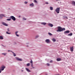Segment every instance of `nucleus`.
Segmentation results:
<instances>
[{"label": "nucleus", "instance_id": "obj_29", "mask_svg": "<svg viewBox=\"0 0 75 75\" xmlns=\"http://www.w3.org/2000/svg\"><path fill=\"white\" fill-rule=\"evenodd\" d=\"M6 20H7L8 21H10V20H11V18L7 19Z\"/></svg>", "mask_w": 75, "mask_h": 75}, {"label": "nucleus", "instance_id": "obj_3", "mask_svg": "<svg viewBox=\"0 0 75 75\" xmlns=\"http://www.w3.org/2000/svg\"><path fill=\"white\" fill-rule=\"evenodd\" d=\"M58 30H57V32L59 31V32H61L62 31V28L59 26L57 27Z\"/></svg>", "mask_w": 75, "mask_h": 75}, {"label": "nucleus", "instance_id": "obj_4", "mask_svg": "<svg viewBox=\"0 0 75 75\" xmlns=\"http://www.w3.org/2000/svg\"><path fill=\"white\" fill-rule=\"evenodd\" d=\"M10 18L11 19H12V20H13V21H15L16 20L15 17H14L13 16H11Z\"/></svg>", "mask_w": 75, "mask_h": 75}, {"label": "nucleus", "instance_id": "obj_2", "mask_svg": "<svg viewBox=\"0 0 75 75\" xmlns=\"http://www.w3.org/2000/svg\"><path fill=\"white\" fill-rule=\"evenodd\" d=\"M6 68V67L4 66H2L1 67V69H0V73L1 72V71L4 70V68Z\"/></svg>", "mask_w": 75, "mask_h": 75}, {"label": "nucleus", "instance_id": "obj_33", "mask_svg": "<svg viewBox=\"0 0 75 75\" xmlns=\"http://www.w3.org/2000/svg\"><path fill=\"white\" fill-rule=\"evenodd\" d=\"M38 37H39V36L37 35H36V38H38Z\"/></svg>", "mask_w": 75, "mask_h": 75}, {"label": "nucleus", "instance_id": "obj_27", "mask_svg": "<svg viewBox=\"0 0 75 75\" xmlns=\"http://www.w3.org/2000/svg\"><path fill=\"white\" fill-rule=\"evenodd\" d=\"M30 64L28 63L26 65L28 67H29V66H30Z\"/></svg>", "mask_w": 75, "mask_h": 75}, {"label": "nucleus", "instance_id": "obj_30", "mask_svg": "<svg viewBox=\"0 0 75 75\" xmlns=\"http://www.w3.org/2000/svg\"><path fill=\"white\" fill-rule=\"evenodd\" d=\"M2 54L3 55H6L7 54V53H2Z\"/></svg>", "mask_w": 75, "mask_h": 75}, {"label": "nucleus", "instance_id": "obj_36", "mask_svg": "<svg viewBox=\"0 0 75 75\" xmlns=\"http://www.w3.org/2000/svg\"><path fill=\"white\" fill-rule=\"evenodd\" d=\"M7 31H8V32L10 31V30H9V28L7 29Z\"/></svg>", "mask_w": 75, "mask_h": 75}, {"label": "nucleus", "instance_id": "obj_25", "mask_svg": "<svg viewBox=\"0 0 75 75\" xmlns=\"http://www.w3.org/2000/svg\"><path fill=\"white\" fill-rule=\"evenodd\" d=\"M64 30H65V28H62V31H63Z\"/></svg>", "mask_w": 75, "mask_h": 75}, {"label": "nucleus", "instance_id": "obj_13", "mask_svg": "<svg viewBox=\"0 0 75 75\" xmlns=\"http://www.w3.org/2000/svg\"><path fill=\"white\" fill-rule=\"evenodd\" d=\"M2 24L4 25H5V26H8V25H7V24L5 23H3Z\"/></svg>", "mask_w": 75, "mask_h": 75}, {"label": "nucleus", "instance_id": "obj_21", "mask_svg": "<svg viewBox=\"0 0 75 75\" xmlns=\"http://www.w3.org/2000/svg\"><path fill=\"white\" fill-rule=\"evenodd\" d=\"M0 39L1 40H3V37L1 36H0Z\"/></svg>", "mask_w": 75, "mask_h": 75}, {"label": "nucleus", "instance_id": "obj_1", "mask_svg": "<svg viewBox=\"0 0 75 75\" xmlns=\"http://www.w3.org/2000/svg\"><path fill=\"white\" fill-rule=\"evenodd\" d=\"M55 11L58 14L59 13V11H60V8H57L55 10Z\"/></svg>", "mask_w": 75, "mask_h": 75}, {"label": "nucleus", "instance_id": "obj_19", "mask_svg": "<svg viewBox=\"0 0 75 75\" xmlns=\"http://www.w3.org/2000/svg\"><path fill=\"white\" fill-rule=\"evenodd\" d=\"M50 10H53V7H50Z\"/></svg>", "mask_w": 75, "mask_h": 75}, {"label": "nucleus", "instance_id": "obj_23", "mask_svg": "<svg viewBox=\"0 0 75 75\" xmlns=\"http://www.w3.org/2000/svg\"><path fill=\"white\" fill-rule=\"evenodd\" d=\"M47 43H50V40L49 39H47Z\"/></svg>", "mask_w": 75, "mask_h": 75}, {"label": "nucleus", "instance_id": "obj_14", "mask_svg": "<svg viewBox=\"0 0 75 75\" xmlns=\"http://www.w3.org/2000/svg\"><path fill=\"white\" fill-rule=\"evenodd\" d=\"M61 59L60 58H58L57 59V61H61Z\"/></svg>", "mask_w": 75, "mask_h": 75}, {"label": "nucleus", "instance_id": "obj_20", "mask_svg": "<svg viewBox=\"0 0 75 75\" xmlns=\"http://www.w3.org/2000/svg\"><path fill=\"white\" fill-rule=\"evenodd\" d=\"M52 40L53 42H55V41H56V40L54 38H53Z\"/></svg>", "mask_w": 75, "mask_h": 75}, {"label": "nucleus", "instance_id": "obj_16", "mask_svg": "<svg viewBox=\"0 0 75 75\" xmlns=\"http://www.w3.org/2000/svg\"><path fill=\"white\" fill-rule=\"evenodd\" d=\"M41 24L42 25H46V23H41Z\"/></svg>", "mask_w": 75, "mask_h": 75}, {"label": "nucleus", "instance_id": "obj_42", "mask_svg": "<svg viewBox=\"0 0 75 75\" xmlns=\"http://www.w3.org/2000/svg\"><path fill=\"white\" fill-rule=\"evenodd\" d=\"M45 75H47V74H45Z\"/></svg>", "mask_w": 75, "mask_h": 75}, {"label": "nucleus", "instance_id": "obj_17", "mask_svg": "<svg viewBox=\"0 0 75 75\" xmlns=\"http://www.w3.org/2000/svg\"><path fill=\"white\" fill-rule=\"evenodd\" d=\"M18 33V32L17 31L16 32H15V34H16V36H17V37H18V36H19V35H17V33Z\"/></svg>", "mask_w": 75, "mask_h": 75}, {"label": "nucleus", "instance_id": "obj_40", "mask_svg": "<svg viewBox=\"0 0 75 75\" xmlns=\"http://www.w3.org/2000/svg\"><path fill=\"white\" fill-rule=\"evenodd\" d=\"M10 51V50H8V52H9Z\"/></svg>", "mask_w": 75, "mask_h": 75}, {"label": "nucleus", "instance_id": "obj_11", "mask_svg": "<svg viewBox=\"0 0 75 75\" xmlns=\"http://www.w3.org/2000/svg\"><path fill=\"white\" fill-rule=\"evenodd\" d=\"M25 69L28 72H31V71L30 70L28 69H27V68H25Z\"/></svg>", "mask_w": 75, "mask_h": 75}, {"label": "nucleus", "instance_id": "obj_22", "mask_svg": "<svg viewBox=\"0 0 75 75\" xmlns=\"http://www.w3.org/2000/svg\"><path fill=\"white\" fill-rule=\"evenodd\" d=\"M30 6H34V4L32 3L30 4Z\"/></svg>", "mask_w": 75, "mask_h": 75}, {"label": "nucleus", "instance_id": "obj_5", "mask_svg": "<svg viewBox=\"0 0 75 75\" xmlns=\"http://www.w3.org/2000/svg\"><path fill=\"white\" fill-rule=\"evenodd\" d=\"M15 58L16 59V60L17 61H23V60L18 57H16Z\"/></svg>", "mask_w": 75, "mask_h": 75}, {"label": "nucleus", "instance_id": "obj_32", "mask_svg": "<svg viewBox=\"0 0 75 75\" xmlns=\"http://www.w3.org/2000/svg\"><path fill=\"white\" fill-rule=\"evenodd\" d=\"M53 62V61H52V60H51L50 62V63H52Z\"/></svg>", "mask_w": 75, "mask_h": 75}, {"label": "nucleus", "instance_id": "obj_39", "mask_svg": "<svg viewBox=\"0 0 75 75\" xmlns=\"http://www.w3.org/2000/svg\"><path fill=\"white\" fill-rule=\"evenodd\" d=\"M46 4H47V2H46Z\"/></svg>", "mask_w": 75, "mask_h": 75}, {"label": "nucleus", "instance_id": "obj_24", "mask_svg": "<svg viewBox=\"0 0 75 75\" xmlns=\"http://www.w3.org/2000/svg\"><path fill=\"white\" fill-rule=\"evenodd\" d=\"M48 34H49V35H50V36H51V35H52V34L51 33H48Z\"/></svg>", "mask_w": 75, "mask_h": 75}, {"label": "nucleus", "instance_id": "obj_31", "mask_svg": "<svg viewBox=\"0 0 75 75\" xmlns=\"http://www.w3.org/2000/svg\"><path fill=\"white\" fill-rule=\"evenodd\" d=\"M23 18V20H26V19H25V18Z\"/></svg>", "mask_w": 75, "mask_h": 75}, {"label": "nucleus", "instance_id": "obj_28", "mask_svg": "<svg viewBox=\"0 0 75 75\" xmlns=\"http://www.w3.org/2000/svg\"><path fill=\"white\" fill-rule=\"evenodd\" d=\"M6 34H11V33H8V32L7 31L6 32Z\"/></svg>", "mask_w": 75, "mask_h": 75}, {"label": "nucleus", "instance_id": "obj_43", "mask_svg": "<svg viewBox=\"0 0 75 75\" xmlns=\"http://www.w3.org/2000/svg\"><path fill=\"white\" fill-rule=\"evenodd\" d=\"M22 71H23V70H22Z\"/></svg>", "mask_w": 75, "mask_h": 75}, {"label": "nucleus", "instance_id": "obj_35", "mask_svg": "<svg viewBox=\"0 0 75 75\" xmlns=\"http://www.w3.org/2000/svg\"><path fill=\"white\" fill-rule=\"evenodd\" d=\"M50 64H49L48 63L47 64V66H50Z\"/></svg>", "mask_w": 75, "mask_h": 75}, {"label": "nucleus", "instance_id": "obj_38", "mask_svg": "<svg viewBox=\"0 0 75 75\" xmlns=\"http://www.w3.org/2000/svg\"><path fill=\"white\" fill-rule=\"evenodd\" d=\"M45 42H47V39H46L45 40Z\"/></svg>", "mask_w": 75, "mask_h": 75}, {"label": "nucleus", "instance_id": "obj_6", "mask_svg": "<svg viewBox=\"0 0 75 75\" xmlns=\"http://www.w3.org/2000/svg\"><path fill=\"white\" fill-rule=\"evenodd\" d=\"M30 62L31 64V66L32 68H34V67H33V61H32V60Z\"/></svg>", "mask_w": 75, "mask_h": 75}, {"label": "nucleus", "instance_id": "obj_9", "mask_svg": "<svg viewBox=\"0 0 75 75\" xmlns=\"http://www.w3.org/2000/svg\"><path fill=\"white\" fill-rule=\"evenodd\" d=\"M70 31L69 30H67L65 32H64V33L65 34H68L69 33Z\"/></svg>", "mask_w": 75, "mask_h": 75}, {"label": "nucleus", "instance_id": "obj_15", "mask_svg": "<svg viewBox=\"0 0 75 75\" xmlns=\"http://www.w3.org/2000/svg\"><path fill=\"white\" fill-rule=\"evenodd\" d=\"M64 18H66V19H68V17L66 16H63Z\"/></svg>", "mask_w": 75, "mask_h": 75}, {"label": "nucleus", "instance_id": "obj_41", "mask_svg": "<svg viewBox=\"0 0 75 75\" xmlns=\"http://www.w3.org/2000/svg\"><path fill=\"white\" fill-rule=\"evenodd\" d=\"M47 4H48V2L47 3Z\"/></svg>", "mask_w": 75, "mask_h": 75}, {"label": "nucleus", "instance_id": "obj_37", "mask_svg": "<svg viewBox=\"0 0 75 75\" xmlns=\"http://www.w3.org/2000/svg\"><path fill=\"white\" fill-rule=\"evenodd\" d=\"M34 2H35V3H37V1H36V0H34Z\"/></svg>", "mask_w": 75, "mask_h": 75}, {"label": "nucleus", "instance_id": "obj_12", "mask_svg": "<svg viewBox=\"0 0 75 75\" xmlns=\"http://www.w3.org/2000/svg\"><path fill=\"white\" fill-rule=\"evenodd\" d=\"M71 4L74 6H75V2L74 1H72L71 2Z\"/></svg>", "mask_w": 75, "mask_h": 75}, {"label": "nucleus", "instance_id": "obj_8", "mask_svg": "<svg viewBox=\"0 0 75 75\" xmlns=\"http://www.w3.org/2000/svg\"><path fill=\"white\" fill-rule=\"evenodd\" d=\"M5 15L3 14L0 15V18H2V17H5Z\"/></svg>", "mask_w": 75, "mask_h": 75}, {"label": "nucleus", "instance_id": "obj_26", "mask_svg": "<svg viewBox=\"0 0 75 75\" xmlns=\"http://www.w3.org/2000/svg\"><path fill=\"white\" fill-rule=\"evenodd\" d=\"M12 53L13 54V56H14V57H16V54L14 53V52H12Z\"/></svg>", "mask_w": 75, "mask_h": 75}, {"label": "nucleus", "instance_id": "obj_7", "mask_svg": "<svg viewBox=\"0 0 75 75\" xmlns=\"http://www.w3.org/2000/svg\"><path fill=\"white\" fill-rule=\"evenodd\" d=\"M70 51L71 52L74 51V46H72L71 47H70Z\"/></svg>", "mask_w": 75, "mask_h": 75}, {"label": "nucleus", "instance_id": "obj_18", "mask_svg": "<svg viewBox=\"0 0 75 75\" xmlns=\"http://www.w3.org/2000/svg\"><path fill=\"white\" fill-rule=\"evenodd\" d=\"M68 35V36H72V33H71L69 34Z\"/></svg>", "mask_w": 75, "mask_h": 75}, {"label": "nucleus", "instance_id": "obj_34", "mask_svg": "<svg viewBox=\"0 0 75 75\" xmlns=\"http://www.w3.org/2000/svg\"><path fill=\"white\" fill-rule=\"evenodd\" d=\"M24 3H25V4H27L28 2H27L25 1V2Z\"/></svg>", "mask_w": 75, "mask_h": 75}, {"label": "nucleus", "instance_id": "obj_10", "mask_svg": "<svg viewBox=\"0 0 75 75\" xmlns=\"http://www.w3.org/2000/svg\"><path fill=\"white\" fill-rule=\"evenodd\" d=\"M48 25L50 26V27H53V25L50 23L48 24Z\"/></svg>", "mask_w": 75, "mask_h": 75}]
</instances>
